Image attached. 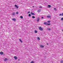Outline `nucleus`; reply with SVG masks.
Instances as JSON below:
<instances>
[{"mask_svg":"<svg viewBox=\"0 0 63 63\" xmlns=\"http://www.w3.org/2000/svg\"><path fill=\"white\" fill-rule=\"evenodd\" d=\"M39 29L40 30H41V31H43V29H42V28L41 27H40L39 28Z\"/></svg>","mask_w":63,"mask_h":63,"instance_id":"obj_1","label":"nucleus"},{"mask_svg":"<svg viewBox=\"0 0 63 63\" xmlns=\"http://www.w3.org/2000/svg\"><path fill=\"white\" fill-rule=\"evenodd\" d=\"M39 20H40V18L38 17L36 21L37 22H38L39 21Z\"/></svg>","mask_w":63,"mask_h":63,"instance_id":"obj_2","label":"nucleus"},{"mask_svg":"<svg viewBox=\"0 0 63 63\" xmlns=\"http://www.w3.org/2000/svg\"><path fill=\"white\" fill-rule=\"evenodd\" d=\"M47 30L48 31H50L51 30V29L49 28H47Z\"/></svg>","mask_w":63,"mask_h":63,"instance_id":"obj_3","label":"nucleus"},{"mask_svg":"<svg viewBox=\"0 0 63 63\" xmlns=\"http://www.w3.org/2000/svg\"><path fill=\"white\" fill-rule=\"evenodd\" d=\"M15 7H16V8L17 9H18V6H17V5H16V4L15 5Z\"/></svg>","mask_w":63,"mask_h":63,"instance_id":"obj_4","label":"nucleus"},{"mask_svg":"<svg viewBox=\"0 0 63 63\" xmlns=\"http://www.w3.org/2000/svg\"><path fill=\"white\" fill-rule=\"evenodd\" d=\"M12 20H13V21H16V19L15 18H14Z\"/></svg>","mask_w":63,"mask_h":63,"instance_id":"obj_5","label":"nucleus"},{"mask_svg":"<svg viewBox=\"0 0 63 63\" xmlns=\"http://www.w3.org/2000/svg\"><path fill=\"white\" fill-rule=\"evenodd\" d=\"M40 47H41L43 48L44 47V46L42 45H40Z\"/></svg>","mask_w":63,"mask_h":63,"instance_id":"obj_6","label":"nucleus"},{"mask_svg":"<svg viewBox=\"0 0 63 63\" xmlns=\"http://www.w3.org/2000/svg\"><path fill=\"white\" fill-rule=\"evenodd\" d=\"M3 54V52H0V54H1V55H2V54Z\"/></svg>","mask_w":63,"mask_h":63,"instance_id":"obj_7","label":"nucleus"},{"mask_svg":"<svg viewBox=\"0 0 63 63\" xmlns=\"http://www.w3.org/2000/svg\"><path fill=\"white\" fill-rule=\"evenodd\" d=\"M8 59L7 58H5V59L4 60V61H7Z\"/></svg>","mask_w":63,"mask_h":63,"instance_id":"obj_8","label":"nucleus"},{"mask_svg":"<svg viewBox=\"0 0 63 63\" xmlns=\"http://www.w3.org/2000/svg\"><path fill=\"white\" fill-rule=\"evenodd\" d=\"M14 58H15V59L16 60L17 59V57H16V56H15Z\"/></svg>","mask_w":63,"mask_h":63,"instance_id":"obj_9","label":"nucleus"},{"mask_svg":"<svg viewBox=\"0 0 63 63\" xmlns=\"http://www.w3.org/2000/svg\"><path fill=\"white\" fill-rule=\"evenodd\" d=\"M31 14L32 15H35V14L33 13L32 12H31Z\"/></svg>","mask_w":63,"mask_h":63,"instance_id":"obj_10","label":"nucleus"},{"mask_svg":"<svg viewBox=\"0 0 63 63\" xmlns=\"http://www.w3.org/2000/svg\"><path fill=\"white\" fill-rule=\"evenodd\" d=\"M48 8H50L51 7V5H48Z\"/></svg>","mask_w":63,"mask_h":63,"instance_id":"obj_11","label":"nucleus"},{"mask_svg":"<svg viewBox=\"0 0 63 63\" xmlns=\"http://www.w3.org/2000/svg\"><path fill=\"white\" fill-rule=\"evenodd\" d=\"M41 10H39L38 11H37V12L38 13H40V12H41Z\"/></svg>","mask_w":63,"mask_h":63,"instance_id":"obj_12","label":"nucleus"},{"mask_svg":"<svg viewBox=\"0 0 63 63\" xmlns=\"http://www.w3.org/2000/svg\"><path fill=\"white\" fill-rule=\"evenodd\" d=\"M38 32H37V31L36 30H35L34 31V32L35 33H37Z\"/></svg>","mask_w":63,"mask_h":63,"instance_id":"obj_13","label":"nucleus"},{"mask_svg":"<svg viewBox=\"0 0 63 63\" xmlns=\"http://www.w3.org/2000/svg\"><path fill=\"white\" fill-rule=\"evenodd\" d=\"M47 17L48 18H50L51 17L50 16H47Z\"/></svg>","mask_w":63,"mask_h":63,"instance_id":"obj_14","label":"nucleus"},{"mask_svg":"<svg viewBox=\"0 0 63 63\" xmlns=\"http://www.w3.org/2000/svg\"><path fill=\"white\" fill-rule=\"evenodd\" d=\"M12 15L13 16H15V12H14L12 14Z\"/></svg>","mask_w":63,"mask_h":63,"instance_id":"obj_15","label":"nucleus"},{"mask_svg":"<svg viewBox=\"0 0 63 63\" xmlns=\"http://www.w3.org/2000/svg\"><path fill=\"white\" fill-rule=\"evenodd\" d=\"M19 40L20 41V42H21V43H22V41H21V39H19Z\"/></svg>","mask_w":63,"mask_h":63,"instance_id":"obj_16","label":"nucleus"},{"mask_svg":"<svg viewBox=\"0 0 63 63\" xmlns=\"http://www.w3.org/2000/svg\"><path fill=\"white\" fill-rule=\"evenodd\" d=\"M32 18H35V16H32Z\"/></svg>","mask_w":63,"mask_h":63,"instance_id":"obj_17","label":"nucleus"},{"mask_svg":"<svg viewBox=\"0 0 63 63\" xmlns=\"http://www.w3.org/2000/svg\"><path fill=\"white\" fill-rule=\"evenodd\" d=\"M46 25H50V24H48L47 23Z\"/></svg>","mask_w":63,"mask_h":63,"instance_id":"obj_18","label":"nucleus"},{"mask_svg":"<svg viewBox=\"0 0 63 63\" xmlns=\"http://www.w3.org/2000/svg\"><path fill=\"white\" fill-rule=\"evenodd\" d=\"M47 23L46 22H45L44 23V24H45L46 25L47 24Z\"/></svg>","mask_w":63,"mask_h":63,"instance_id":"obj_19","label":"nucleus"},{"mask_svg":"<svg viewBox=\"0 0 63 63\" xmlns=\"http://www.w3.org/2000/svg\"><path fill=\"white\" fill-rule=\"evenodd\" d=\"M47 23L46 22H45L44 23V24H45L46 25L47 24Z\"/></svg>","mask_w":63,"mask_h":63,"instance_id":"obj_20","label":"nucleus"},{"mask_svg":"<svg viewBox=\"0 0 63 63\" xmlns=\"http://www.w3.org/2000/svg\"><path fill=\"white\" fill-rule=\"evenodd\" d=\"M20 17V18H22H22H23V17L22 16H21Z\"/></svg>","mask_w":63,"mask_h":63,"instance_id":"obj_21","label":"nucleus"},{"mask_svg":"<svg viewBox=\"0 0 63 63\" xmlns=\"http://www.w3.org/2000/svg\"><path fill=\"white\" fill-rule=\"evenodd\" d=\"M37 40H40V38L39 37H38L37 38Z\"/></svg>","mask_w":63,"mask_h":63,"instance_id":"obj_22","label":"nucleus"},{"mask_svg":"<svg viewBox=\"0 0 63 63\" xmlns=\"http://www.w3.org/2000/svg\"><path fill=\"white\" fill-rule=\"evenodd\" d=\"M31 63H34V61H32L31 62Z\"/></svg>","mask_w":63,"mask_h":63,"instance_id":"obj_23","label":"nucleus"},{"mask_svg":"<svg viewBox=\"0 0 63 63\" xmlns=\"http://www.w3.org/2000/svg\"><path fill=\"white\" fill-rule=\"evenodd\" d=\"M47 22H48V23H50V21H47Z\"/></svg>","mask_w":63,"mask_h":63,"instance_id":"obj_24","label":"nucleus"},{"mask_svg":"<svg viewBox=\"0 0 63 63\" xmlns=\"http://www.w3.org/2000/svg\"><path fill=\"white\" fill-rule=\"evenodd\" d=\"M54 10H55V11H56V10H57L56 9V8H54Z\"/></svg>","mask_w":63,"mask_h":63,"instance_id":"obj_25","label":"nucleus"},{"mask_svg":"<svg viewBox=\"0 0 63 63\" xmlns=\"http://www.w3.org/2000/svg\"><path fill=\"white\" fill-rule=\"evenodd\" d=\"M29 16H31V14H29Z\"/></svg>","mask_w":63,"mask_h":63,"instance_id":"obj_26","label":"nucleus"},{"mask_svg":"<svg viewBox=\"0 0 63 63\" xmlns=\"http://www.w3.org/2000/svg\"><path fill=\"white\" fill-rule=\"evenodd\" d=\"M61 63H63V61H61Z\"/></svg>","mask_w":63,"mask_h":63,"instance_id":"obj_27","label":"nucleus"},{"mask_svg":"<svg viewBox=\"0 0 63 63\" xmlns=\"http://www.w3.org/2000/svg\"><path fill=\"white\" fill-rule=\"evenodd\" d=\"M59 16H62V14H59Z\"/></svg>","mask_w":63,"mask_h":63,"instance_id":"obj_28","label":"nucleus"},{"mask_svg":"<svg viewBox=\"0 0 63 63\" xmlns=\"http://www.w3.org/2000/svg\"><path fill=\"white\" fill-rule=\"evenodd\" d=\"M61 20H63V17L61 19Z\"/></svg>","mask_w":63,"mask_h":63,"instance_id":"obj_29","label":"nucleus"},{"mask_svg":"<svg viewBox=\"0 0 63 63\" xmlns=\"http://www.w3.org/2000/svg\"><path fill=\"white\" fill-rule=\"evenodd\" d=\"M16 14H18V12H16Z\"/></svg>","mask_w":63,"mask_h":63,"instance_id":"obj_30","label":"nucleus"},{"mask_svg":"<svg viewBox=\"0 0 63 63\" xmlns=\"http://www.w3.org/2000/svg\"><path fill=\"white\" fill-rule=\"evenodd\" d=\"M39 8H42V7L41 6H40L39 7Z\"/></svg>","mask_w":63,"mask_h":63,"instance_id":"obj_31","label":"nucleus"},{"mask_svg":"<svg viewBox=\"0 0 63 63\" xmlns=\"http://www.w3.org/2000/svg\"><path fill=\"white\" fill-rule=\"evenodd\" d=\"M29 13H30V12L29 11L28 12V14H29Z\"/></svg>","mask_w":63,"mask_h":63,"instance_id":"obj_32","label":"nucleus"},{"mask_svg":"<svg viewBox=\"0 0 63 63\" xmlns=\"http://www.w3.org/2000/svg\"><path fill=\"white\" fill-rule=\"evenodd\" d=\"M42 19L44 18V17H42Z\"/></svg>","mask_w":63,"mask_h":63,"instance_id":"obj_33","label":"nucleus"},{"mask_svg":"<svg viewBox=\"0 0 63 63\" xmlns=\"http://www.w3.org/2000/svg\"><path fill=\"white\" fill-rule=\"evenodd\" d=\"M62 16H63V13H62Z\"/></svg>","mask_w":63,"mask_h":63,"instance_id":"obj_34","label":"nucleus"},{"mask_svg":"<svg viewBox=\"0 0 63 63\" xmlns=\"http://www.w3.org/2000/svg\"><path fill=\"white\" fill-rule=\"evenodd\" d=\"M47 45H48V43H47Z\"/></svg>","mask_w":63,"mask_h":63,"instance_id":"obj_35","label":"nucleus"},{"mask_svg":"<svg viewBox=\"0 0 63 63\" xmlns=\"http://www.w3.org/2000/svg\"><path fill=\"white\" fill-rule=\"evenodd\" d=\"M33 7H34V6H33Z\"/></svg>","mask_w":63,"mask_h":63,"instance_id":"obj_36","label":"nucleus"}]
</instances>
